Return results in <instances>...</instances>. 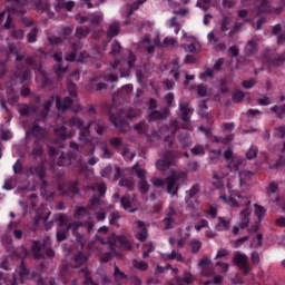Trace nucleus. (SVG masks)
Wrapping results in <instances>:
<instances>
[{
    "instance_id": "0eeeda50",
    "label": "nucleus",
    "mask_w": 285,
    "mask_h": 285,
    "mask_svg": "<svg viewBox=\"0 0 285 285\" xmlns=\"http://www.w3.org/2000/svg\"><path fill=\"white\" fill-rule=\"evenodd\" d=\"M101 21H104V13L101 12L89 13L87 16L80 17L79 23H88V27L77 28L75 37H77V39H85V37H88V35H90V30H95V28H97L101 23Z\"/></svg>"
},
{
    "instance_id": "58836bf2",
    "label": "nucleus",
    "mask_w": 285,
    "mask_h": 285,
    "mask_svg": "<svg viewBox=\"0 0 285 285\" xmlns=\"http://www.w3.org/2000/svg\"><path fill=\"white\" fill-rule=\"evenodd\" d=\"M254 214L257 216L258 224L264 220V215H266V209L259 204H254Z\"/></svg>"
},
{
    "instance_id": "37998d69",
    "label": "nucleus",
    "mask_w": 285,
    "mask_h": 285,
    "mask_svg": "<svg viewBox=\"0 0 285 285\" xmlns=\"http://www.w3.org/2000/svg\"><path fill=\"white\" fill-rule=\"evenodd\" d=\"M131 173L136 174L140 181L146 179L147 171L146 169L139 168V164H136L131 167Z\"/></svg>"
},
{
    "instance_id": "4be33fe9",
    "label": "nucleus",
    "mask_w": 285,
    "mask_h": 285,
    "mask_svg": "<svg viewBox=\"0 0 285 285\" xmlns=\"http://www.w3.org/2000/svg\"><path fill=\"white\" fill-rule=\"evenodd\" d=\"M179 110L181 112V120L186 124L187 121H190V117H193V114L195 112V109L190 107L188 104L179 102Z\"/></svg>"
},
{
    "instance_id": "7c9ffc66",
    "label": "nucleus",
    "mask_w": 285,
    "mask_h": 285,
    "mask_svg": "<svg viewBox=\"0 0 285 285\" xmlns=\"http://www.w3.org/2000/svg\"><path fill=\"white\" fill-rule=\"evenodd\" d=\"M178 141L183 148H190L193 146V139L190 138V134L188 132H180L178 135Z\"/></svg>"
},
{
    "instance_id": "a878e982",
    "label": "nucleus",
    "mask_w": 285,
    "mask_h": 285,
    "mask_svg": "<svg viewBox=\"0 0 285 285\" xmlns=\"http://www.w3.org/2000/svg\"><path fill=\"white\" fill-rule=\"evenodd\" d=\"M161 259L164 262H173V259H176V262H184V256L179 253V250L173 249L171 253H163L160 254Z\"/></svg>"
},
{
    "instance_id": "a18cd8bd",
    "label": "nucleus",
    "mask_w": 285,
    "mask_h": 285,
    "mask_svg": "<svg viewBox=\"0 0 285 285\" xmlns=\"http://www.w3.org/2000/svg\"><path fill=\"white\" fill-rule=\"evenodd\" d=\"M195 276L193 273L185 271L181 277L177 278V282H184V284L190 285L191 282H195Z\"/></svg>"
},
{
    "instance_id": "9d476101",
    "label": "nucleus",
    "mask_w": 285,
    "mask_h": 285,
    "mask_svg": "<svg viewBox=\"0 0 285 285\" xmlns=\"http://www.w3.org/2000/svg\"><path fill=\"white\" fill-rule=\"evenodd\" d=\"M266 197L268 199V204H275L285 210V195L279 196V184L273 181L266 186Z\"/></svg>"
},
{
    "instance_id": "f8f14e48",
    "label": "nucleus",
    "mask_w": 285,
    "mask_h": 285,
    "mask_svg": "<svg viewBox=\"0 0 285 285\" xmlns=\"http://www.w3.org/2000/svg\"><path fill=\"white\" fill-rule=\"evenodd\" d=\"M12 1V6L7 7L6 10L8 12L7 21L3 24L4 30H11L12 28V16L13 14H26V10H19L21 6H28V0H7Z\"/></svg>"
},
{
    "instance_id": "3c124183",
    "label": "nucleus",
    "mask_w": 285,
    "mask_h": 285,
    "mask_svg": "<svg viewBox=\"0 0 285 285\" xmlns=\"http://www.w3.org/2000/svg\"><path fill=\"white\" fill-rule=\"evenodd\" d=\"M119 186H122L124 188H127V190H134L135 189V181L132 179H128L126 177L120 178Z\"/></svg>"
},
{
    "instance_id": "ddd939ff",
    "label": "nucleus",
    "mask_w": 285,
    "mask_h": 285,
    "mask_svg": "<svg viewBox=\"0 0 285 285\" xmlns=\"http://www.w3.org/2000/svg\"><path fill=\"white\" fill-rule=\"evenodd\" d=\"M161 159L156 161V169L160 170L161 173L168 170L170 166H175L177 164V159L175 155H173V150H166L160 155Z\"/></svg>"
},
{
    "instance_id": "e433bc0d",
    "label": "nucleus",
    "mask_w": 285,
    "mask_h": 285,
    "mask_svg": "<svg viewBox=\"0 0 285 285\" xmlns=\"http://www.w3.org/2000/svg\"><path fill=\"white\" fill-rule=\"evenodd\" d=\"M271 12V3L268 0H262L257 6V14H268Z\"/></svg>"
},
{
    "instance_id": "de8ad7c7",
    "label": "nucleus",
    "mask_w": 285,
    "mask_h": 285,
    "mask_svg": "<svg viewBox=\"0 0 285 285\" xmlns=\"http://www.w3.org/2000/svg\"><path fill=\"white\" fill-rule=\"evenodd\" d=\"M220 157H222V149H212L209 154V163L218 164Z\"/></svg>"
},
{
    "instance_id": "473e14b6",
    "label": "nucleus",
    "mask_w": 285,
    "mask_h": 285,
    "mask_svg": "<svg viewBox=\"0 0 285 285\" xmlns=\"http://www.w3.org/2000/svg\"><path fill=\"white\" fill-rule=\"evenodd\" d=\"M215 228L219 233L228 230V228H230V220L226 219V217H218V223L216 224Z\"/></svg>"
},
{
    "instance_id": "72a5a7b5",
    "label": "nucleus",
    "mask_w": 285,
    "mask_h": 285,
    "mask_svg": "<svg viewBox=\"0 0 285 285\" xmlns=\"http://www.w3.org/2000/svg\"><path fill=\"white\" fill-rule=\"evenodd\" d=\"M257 52V41L248 40L247 45L245 46V53L247 57H253Z\"/></svg>"
},
{
    "instance_id": "2eb2a0df",
    "label": "nucleus",
    "mask_w": 285,
    "mask_h": 285,
    "mask_svg": "<svg viewBox=\"0 0 285 285\" xmlns=\"http://www.w3.org/2000/svg\"><path fill=\"white\" fill-rule=\"evenodd\" d=\"M58 190L62 197H75V195H79V183L77 180L68 181L59 185Z\"/></svg>"
},
{
    "instance_id": "5fc2aeb1",
    "label": "nucleus",
    "mask_w": 285,
    "mask_h": 285,
    "mask_svg": "<svg viewBox=\"0 0 285 285\" xmlns=\"http://www.w3.org/2000/svg\"><path fill=\"white\" fill-rule=\"evenodd\" d=\"M10 35L13 39H17L18 41H21V39L26 37L23 29H17V28H12L10 31Z\"/></svg>"
},
{
    "instance_id": "864d4df0",
    "label": "nucleus",
    "mask_w": 285,
    "mask_h": 285,
    "mask_svg": "<svg viewBox=\"0 0 285 285\" xmlns=\"http://www.w3.org/2000/svg\"><path fill=\"white\" fill-rule=\"evenodd\" d=\"M70 156L66 153H61L58 159V166H70Z\"/></svg>"
},
{
    "instance_id": "774afa93",
    "label": "nucleus",
    "mask_w": 285,
    "mask_h": 285,
    "mask_svg": "<svg viewBox=\"0 0 285 285\" xmlns=\"http://www.w3.org/2000/svg\"><path fill=\"white\" fill-rule=\"evenodd\" d=\"M53 72L57 75L58 79L61 75L68 72V67H62L60 63L53 67Z\"/></svg>"
},
{
    "instance_id": "2f4dec72",
    "label": "nucleus",
    "mask_w": 285,
    "mask_h": 285,
    "mask_svg": "<svg viewBox=\"0 0 285 285\" xmlns=\"http://www.w3.org/2000/svg\"><path fill=\"white\" fill-rule=\"evenodd\" d=\"M66 121L62 120V125L60 127H53V132L57 135L60 141H66L68 139V134L66 132Z\"/></svg>"
},
{
    "instance_id": "69168bd1",
    "label": "nucleus",
    "mask_w": 285,
    "mask_h": 285,
    "mask_svg": "<svg viewBox=\"0 0 285 285\" xmlns=\"http://www.w3.org/2000/svg\"><path fill=\"white\" fill-rule=\"evenodd\" d=\"M190 248H191V253H197L198 250H202V240L197 238H193L190 240Z\"/></svg>"
},
{
    "instance_id": "bb28decb",
    "label": "nucleus",
    "mask_w": 285,
    "mask_h": 285,
    "mask_svg": "<svg viewBox=\"0 0 285 285\" xmlns=\"http://www.w3.org/2000/svg\"><path fill=\"white\" fill-rule=\"evenodd\" d=\"M168 108L163 109L161 111L159 110H153L149 114V121H157L161 119H168Z\"/></svg>"
},
{
    "instance_id": "bf43d9fd",
    "label": "nucleus",
    "mask_w": 285,
    "mask_h": 285,
    "mask_svg": "<svg viewBox=\"0 0 285 285\" xmlns=\"http://www.w3.org/2000/svg\"><path fill=\"white\" fill-rule=\"evenodd\" d=\"M96 188L100 197H104V195H106V191L108 190L106 183H98L97 185L91 186V190H95Z\"/></svg>"
},
{
    "instance_id": "c85d7f7f",
    "label": "nucleus",
    "mask_w": 285,
    "mask_h": 285,
    "mask_svg": "<svg viewBox=\"0 0 285 285\" xmlns=\"http://www.w3.org/2000/svg\"><path fill=\"white\" fill-rule=\"evenodd\" d=\"M137 226L140 228V232L136 234V238L138 242H146L148 239V229L146 228V224H144L141 220H138Z\"/></svg>"
},
{
    "instance_id": "b1692460",
    "label": "nucleus",
    "mask_w": 285,
    "mask_h": 285,
    "mask_svg": "<svg viewBox=\"0 0 285 285\" xmlns=\"http://www.w3.org/2000/svg\"><path fill=\"white\" fill-rule=\"evenodd\" d=\"M207 40H208V43H210L212 46H214V48H216V50H219L220 52L226 51V43L219 42V38L215 36V31H210L207 35Z\"/></svg>"
},
{
    "instance_id": "f03ea898",
    "label": "nucleus",
    "mask_w": 285,
    "mask_h": 285,
    "mask_svg": "<svg viewBox=\"0 0 285 285\" xmlns=\"http://www.w3.org/2000/svg\"><path fill=\"white\" fill-rule=\"evenodd\" d=\"M21 117H39L35 119L33 125L26 130V137H35V145L39 144V141H46L48 137V131L46 128L39 126V121H46V118H41L39 116V106L38 105H22L19 109Z\"/></svg>"
},
{
    "instance_id": "a211bd4d",
    "label": "nucleus",
    "mask_w": 285,
    "mask_h": 285,
    "mask_svg": "<svg viewBox=\"0 0 285 285\" xmlns=\"http://www.w3.org/2000/svg\"><path fill=\"white\" fill-rule=\"evenodd\" d=\"M46 173L47 169L43 161L28 167V174L31 175V177H38V179H46Z\"/></svg>"
},
{
    "instance_id": "79ce46f5",
    "label": "nucleus",
    "mask_w": 285,
    "mask_h": 285,
    "mask_svg": "<svg viewBox=\"0 0 285 285\" xmlns=\"http://www.w3.org/2000/svg\"><path fill=\"white\" fill-rule=\"evenodd\" d=\"M109 144L115 148V150H121V148H126L124 140L119 137L109 138Z\"/></svg>"
},
{
    "instance_id": "ea45409f",
    "label": "nucleus",
    "mask_w": 285,
    "mask_h": 285,
    "mask_svg": "<svg viewBox=\"0 0 285 285\" xmlns=\"http://www.w3.org/2000/svg\"><path fill=\"white\" fill-rule=\"evenodd\" d=\"M68 124L69 126H71V128H77L78 130H81V128H83V120H81V118H79L78 116H72L71 118H69Z\"/></svg>"
},
{
    "instance_id": "0e129e2a",
    "label": "nucleus",
    "mask_w": 285,
    "mask_h": 285,
    "mask_svg": "<svg viewBox=\"0 0 285 285\" xmlns=\"http://www.w3.org/2000/svg\"><path fill=\"white\" fill-rule=\"evenodd\" d=\"M150 189V185L148 184V181L145 180H140L138 183V190L141 195H146V193H148V190Z\"/></svg>"
},
{
    "instance_id": "c9c22d12",
    "label": "nucleus",
    "mask_w": 285,
    "mask_h": 285,
    "mask_svg": "<svg viewBox=\"0 0 285 285\" xmlns=\"http://www.w3.org/2000/svg\"><path fill=\"white\" fill-rule=\"evenodd\" d=\"M233 21L230 20V17L223 16L222 20L219 21V28L220 32H228L230 30Z\"/></svg>"
},
{
    "instance_id": "c03bdc74",
    "label": "nucleus",
    "mask_w": 285,
    "mask_h": 285,
    "mask_svg": "<svg viewBox=\"0 0 285 285\" xmlns=\"http://www.w3.org/2000/svg\"><path fill=\"white\" fill-rule=\"evenodd\" d=\"M80 273H82V275L85 276V282L82 283V285H97V283L92 281V276H90V269H88V267L81 268Z\"/></svg>"
},
{
    "instance_id": "423d86ee",
    "label": "nucleus",
    "mask_w": 285,
    "mask_h": 285,
    "mask_svg": "<svg viewBox=\"0 0 285 285\" xmlns=\"http://www.w3.org/2000/svg\"><path fill=\"white\" fill-rule=\"evenodd\" d=\"M95 126L97 135H104L106 132V125L101 122V120L89 121L87 126L82 127L79 132L78 139L83 144H90L91 149L89 150V155H95V139L90 138V128Z\"/></svg>"
},
{
    "instance_id": "8fccbe9b",
    "label": "nucleus",
    "mask_w": 285,
    "mask_h": 285,
    "mask_svg": "<svg viewBox=\"0 0 285 285\" xmlns=\"http://www.w3.org/2000/svg\"><path fill=\"white\" fill-rule=\"evenodd\" d=\"M132 266L140 272L148 271V264L146 263V261H138L137 258H134Z\"/></svg>"
},
{
    "instance_id": "5701e85b",
    "label": "nucleus",
    "mask_w": 285,
    "mask_h": 285,
    "mask_svg": "<svg viewBox=\"0 0 285 285\" xmlns=\"http://www.w3.org/2000/svg\"><path fill=\"white\" fill-rule=\"evenodd\" d=\"M115 244L118 246V248H121V250H132L131 240L124 235L116 236Z\"/></svg>"
},
{
    "instance_id": "393cba45",
    "label": "nucleus",
    "mask_w": 285,
    "mask_h": 285,
    "mask_svg": "<svg viewBox=\"0 0 285 285\" xmlns=\"http://www.w3.org/2000/svg\"><path fill=\"white\" fill-rule=\"evenodd\" d=\"M119 32H121V24L115 20L107 28V37L108 39H115Z\"/></svg>"
},
{
    "instance_id": "20e7f679",
    "label": "nucleus",
    "mask_w": 285,
    "mask_h": 285,
    "mask_svg": "<svg viewBox=\"0 0 285 285\" xmlns=\"http://www.w3.org/2000/svg\"><path fill=\"white\" fill-rule=\"evenodd\" d=\"M56 101V108L57 110H70L72 108V98L71 97H65L63 99L59 98V96L51 95L47 100L43 101L42 108L38 112V116L41 117V119H47L48 115H50V109L52 108L53 104Z\"/></svg>"
},
{
    "instance_id": "e2e57ef3",
    "label": "nucleus",
    "mask_w": 285,
    "mask_h": 285,
    "mask_svg": "<svg viewBox=\"0 0 285 285\" xmlns=\"http://www.w3.org/2000/svg\"><path fill=\"white\" fill-rule=\"evenodd\" d=\"M244 97H246V94L243 90H236L232 96L233 100L237 104H242V101H244Z\"/></svg>"
},
{
    "instance_id": "4d7b16f0",
    "label": "nucleus",
    "mask_w": 285,
    "mask_h": 285,
    "mask_svg": "<svg viewBox=\"0 0 285 285\" xmlns=\"http://www.w3.org/2000/svg\"><path fill=\"white\" fill-rule=\"evenodd\" d=\"M67 90L73 99L77 98V85L71 80H67Z\"/></svg>"
},
{
    "instance_id": "052dcab7",
    "label": "nucleus",
    "mask_w": 285,
    "mask_h": 285,
    "mask_svg": "<svg viewBox=\"0 0 285 285\" xmlns=\"http://www.w3.org/2000/svg\"><path fill=\"white\" fill-rule=\"evenodd\" d=\"M119 219H121V215H119V212H112L109 215V224H110V226H118Z\"/></svg>"
},
{
    "instance_id": "f704fd0d",
    "label": "nucleus",
    "mask_w": 285,
    "mask_h": 285,
    "mask_svg": "<svg viewBox=\"0 0 285 285\" xmlns=\"http://www.w3.org/2000/svg\"><path fill=\"white\" fill-rule=\"evenodd\" d=\"M273 35L277 37V43L278 46H282L284 43L285 38H284V30H282V24H276L273 27Z\"/></svg>"
},
{
    "instance_id": "cd10ccee",
    "label": "nucleus",
    "mask_w": 285,
    "mask_h": 285,
    "mask_svg": "<svg viewBox=\"0 0 285 285\" xmlns=\"http://www.w3.org/2000/svg\"><path fill=\"white\" fill-rule=\"evenodd\" d=\"M89 256L88 254H83V252H79L73 257V268H80V266H85L88 264Z\"/></svg>"
},
{
    "instance_id": "412c9836",
    "label": "nucleus",
    "mask_w": 285,
    "mask_h": 285,
    "mask_svg": "<svg viewBox=\"0 0 285 285\" xmlns=\"http://www.w3.org/2000/svg\"><path fill=\"white\" fill-rule=\"evenodd\" d=\"M170 127L174 128V130L168 136H165L164 138V141L165 144H167L168 148H173L175 144V132H177V130L181 128L179 127V121L177 120H171Z\"/></svg>"
},
{
    "instance_id": "c756f323",
    "label": "nucleus",
    "mask_w": 285,
    "mask_h": 285,
    "mask_svg": "<svg viewBox=\"0 0 285 285\" xmlns=\"http://www.w3.org/2000/svg\"><path fill=\"white\" fill-rule=\"evenodd\" d=\"M175 215H177L175 207L169 206V213L163 219V223L165 224V230H170V228H173V217H175Z\"/></svg>"
},
{
    "instance_id": "6ab92c4d",
    "label": "nucleus",
    "mask_w": 285,
    "mask_h": 285,
    "mask_svg": "<svg viewBox=\"0 0 285 285\" xmlns=\"http://www.w3.org/2000/svg\"><path fill=\"white\" fill-rule=\"evenodd\" d=\"M14 86H17V81H14V79L11 78L7 82V88H6L7 101L11 106H14V104H17L19 101V98H17V91L14 89Z\"/></svg>"
},
{
    "instance_id": "aec40b11",
    "label": "nucleus",
    "mask_w": 285,
    "mask_h": 285,
    "mask_svg": "<svg viewBox=\"0 0 285 285\" xmlns=\"http://www.w3.org/2000/svg\"><path fill=\"white\" fill-rule=\"evenodd\" d=\"M30 275V271H28V267L26 266V262L22 261L20 264V269L17 274H13V278L11 282V285H17V277H19L20 284H23V279Z\"/></svg>"
},
{
    "instance_id": "603ef678",
    "label": "nucleus",
    "mask_w": 285,
    "mask_h": 285,
    "mask_svg": "<svg viewBox=\"0 0 285 285\" xmlns=\"http://www.w3.org/2000/svg\"><path fill=\"white\" fill-rule=\"evenodd\" d=\"M258 153H259V149L257 148V146L252 145L246 153V159H248L249 161L253 159H257Z\"/></svg>"
},
{
    "instance_id": "6e6d98bb",
    "label": "nucleus",
    "mask_w": 285,
    "mask_h": 285,
    "mask_svg": "<svg viewBox=\"0 0 285 285\" xmlns=\"http://www.w3.org/2000/svg\"><path fill=\"white\" fill-rule=\"evenodd\" d=\"M86 215H90V212H88V207H77L73 217L76 219H79L81 217H86Z\"/></svg>"
},
{
    "instance_id": "49530a36",
    "label": "nucleus",
    "mask_w": 285,
    "mask_h": 285,
    "mask_svg": "<svg viewBox=\"0 0 285 285\" xmlns=\"http://www.w3.org/2000/svg\"><path fill=\"white\" fill-rule=\"evenodd\" d=\"M76 228H86L87 233H90L95 228V223L92 220H83L75 223Z\"/></svg>"
},
{
    "instance_id": "4c0bfd02",
    "label": "nucleus",
    "mask_w": 285,
    "mask_h": 285,
    "mask_svg": "<svg viewBox=\"0 0 285 285\" xmlns=\"http://www.w3.org/2000/svg\"><path fill=\"white\" fill-rule=\"evenodd\" d=\"M171 66L173 67H171V69L169 71V75H171L174 77L175 81H179V77L181 76L179 73V69L181 68L179 66V61L178 60H173Z\"/></svg>"
},
{
    "instance_id": "dca6fc26",
    "label": "nucleus",
    "mask_w": 285,
    "mask_h": 285,
    "mask_svg": "<svg viewBox=\"0 0 285 285\" xmlns=\"http://www.w3.org/2000/svg\"><path fill=\"white\" fill-rule=\"evenodd\" d=\"M120 206L127 213H136L138 210L137 197L130 195H125L120 198Z\"/></svg>"
},
{
    "instance_id": "4468645a",
    "label": "nucleus",
    "mask_w": 285,
    "mask_h": 285,
    "mask_svg": "<svg viewBox=\"0 0 285 285\" xmlns=\"http://www.w3.org/2000/svg\"><path fill=\"white\" fill-rule=\"evenodd\" d=\"M233 262L244 275H248L250 273V262H248V256L239 250L235 252Z\"/></svg>"
},
{
    "instance_id": "6e6552de",
    "label": "nucleus",
    "mask_w": 285,
    "mask_h": 285,
    "mask_svg": "<svg viewBox=\"0 0 285 285\" xmlns=\"http://www.w3.org/2000/svg\"><path fill=\"white\" fill-rule=\"evenodd\" d=\"M134 129L138 135H145L147 137V141L153 142L161 139V135H166V132L170 130V127L168 125H164L158 131H148V124H146V120H141L134 126Z\"/></svg>"
},
{
    "instance_id": "680f3d73",
    "label": "nucleus",
    "mask_w": 285,
    "mask_h": 285,
    "mask_svg": "<svg viewBox=\"0 0 285 285\" xmlns=\"http://www.w3.org/2000/svg\"><path fill=\"white\" fill-rule=\"evenodd\" d=\"M191 155H197L199 157H204L206 155V149L202 145H196L190 149Z\"/></svg>"
},
{
    "instance_id": "9b49d317",
    "label": "nucleus",
    "mask_w": 285,
    "mask_h": 285,
    "mask_svg": "<svg viewBox=\"0 0 285 285\" xmlns=\"http://www.w3.org/2000/svg\"><path fill=\"white\" fill-rule=\"evenodd\" d=\"M31 255L35 259H52L55 257V250L48 247V243H41V240H33L31 246Z\"/></svg>"
},
{
    "instance_id": "09e8293b",
    "label": "nucleus",
    "mask_w": 285,
    "mask_h": 285,
    "mask_svg": "<svg viewBox=\"0 0 285 285\" xmlns=\"http://www.w3.org/2000/svg\"><path fill=\"white\" fill-rule=\"evenodd\" d=\"M39 35V29L33 27L27 35L28 43H37V37Z\"/></svg>"
},
{
    "instance_id": "a19ab883",
    "label": "nucleus",
    "mask_w": 285,
    "mask_h": 285,
    "mask_svg": "<svg viewBox=\"0 0 285 285\" xmlns=\"http://www.w3.org/2000/svg\"><path fill=\"white\" fill-rule=\"evenodd\" d=\"M196 8H199L204 12H208L213 8V0H197Z\"/></svg>"
},
{
    "instance_id": "7ed1b4c3",
    "label": "nucleus",
    "mask_w": 285,
    "mask_h": 285,
    "mask_svg": "<svg viewBox=\"0 0 285 285\" xmlns=\"http://www.w3.org/2000/svg\"><path fill=\"white\" fill-rule=\"evenodd\" d=\"M141 116V109L134 107H125L124 109L115 107L111 105L109 109V121L112 126L126 135L128 132V120L126 119H136V117Z\"/></svg>"
},
{
    "instance_id": "1a4fd4ad",
    "label": "nucleus",
    "mask_w": 285,
    "mask_h": 285,
    "mask_svg": "<svg viewBox=\"0 0 285 285\" xmlns=\"http://www.w3.org/2000/svg\"><path fill=\"white\" fill-rule=\"evenodd\" d=\"M179 179H181L183 181H186V179H188V173L174 171L165 178V184L167 186V193H168V195H171V197H177V195L179 194V186L177 185Z\"/></svg>"
},
{
    "instance_id": "13d9d810",
    "label": "nucleus",
    "mask_w": 285,
    "mask_h": 285,
    "mask_svg": "<svg viewBox=\"0 0 285 285\" xmlns=\"http://www.w3.org/2000/svg\"><path fill=\"white\" fill-rule=\"evenodd\" d=\"M120 53H121V45L119 43V41L115 40L111 43L110 55H112V57H118V55Z\"/></svg>"
},
{
    "instance_id": "f257e3e1",
    "label": "nucleus",
    "mask_w": 285,
    "mask_h": 285,
    "mask_svg": "<svg viewBox=\"0 0 285 285\" xmlns=\"http://www.w3.org/2000/svg\"><path fill=\"white\" fill-rule=\"evenodd\" d=\"M250 177H253V171L240 170L238 181L229 179L227 183L229 197L226 195L220 196L222 202L226 203L230 208H244L239 213L238 223L242 230L248 228L250 224V196L239 189L244 186V179H250Z\"/></svg>"
},
{
    "instance_id": "338daca9",
    "label": "nucleus",
    "mask_w": 285,
    "mask_h": 285,
    "mask_svg": "<svg viewBox=\"0 0 285 285\" xmlns=\"http://www.w3.org/2000/svg\"><path fill=\"white\" fill-rule=\"evenodd\" d=\"M198 97H206L208 95V86L200 83L196 86Z\"/></svg>"
},
{
    "instance_id": "f3484780",
    "label": "nucleus",
    "mask_w": 285,
    "mask_h": 285,
    "mask_svg": "<svg viewBox=\"0 0 285 285\" xmlns=\"http://www.w3.org/2000/svg\"><path fill=\"white\" fill-rule=\"evenodd\" d=\"M199 190H202V186L199 185V183H196L190 187L189 190L185 191V204L186 206H188V208H191L193 210H195L196 206L193 199L199 193Z\"/></svg>"
},
{
    "instance_id": "39448f33",
    "label": "nucleus",
    "mask_w": 285,
    "mask_h": 285,
    "mask_svg": "<svg viewBox=\"0 0 285 285\" xmlns=\"http://www.w3.org/2000/svg\"><path fill=\"white\" fill-rule=\"evenodd\" d=\"M124 63L120 60L116 59L109 67L108 72L101 75L100 77H92L91 81H106V83H115V81H119L126 77H130V69L124 71Z\"/></svg>"
}]
</instances>
